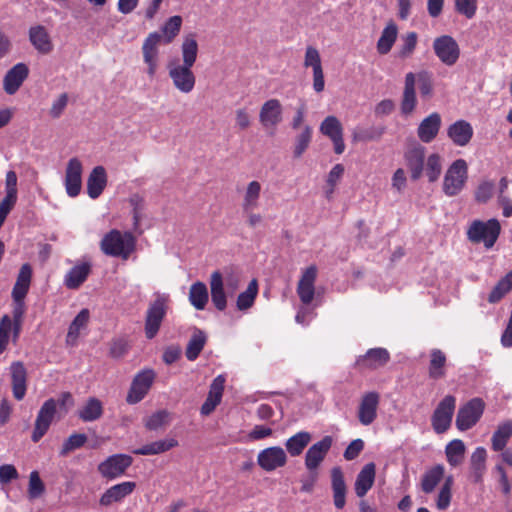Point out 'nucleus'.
Returning <instances> with one entry per match:
<instances>
[{"label": "nucleus", "mask_w": 512, "mask_h": 512, "mask_svg": "<svg viewBox=\"0 0 512 512\" xmlns=\"http://www.w3.org/2000/svg\"><path fill=\"white\" fill-rule=\"evenodd\" d=\"M312 139V128L308 125L304 126L301 133L295 138L293 154L295 158H299L308 148Z\"/></svg>", "instance_id": "54"}, {"label": "nucleus", "mask_w": 512, "mask_h": 512, "mask_svg": "<svg viewBox=\"0 0 512 512\" xmlns=\"http://www.w3.org/2000/svg\"><path fill=\"white\" fill-rule=\"evenodd\" d=\"M178 446V441L174 438H167L143 445L134 450L137 455H157L169 451Z\"/></svg>", "instance_id": "40"}, {"label": "nucleus", "mask_w": 512, "mask_h": 512, "mask_svg": "<svg viewBox=\"0 0 512 512\" xmlns=\"http://www.w3.org/2000/svg\"><path fill=\"white\" fill-rule=\"evenodd\" d=\"M304 66L311 67L313 70V89L315 92L320 93L324 90L325 80L321 63L319 51L313 47L308 46L305 51Z\"/></svg>", "instance_id": "19"}, {"label": "nucleus", "mask_w": 512, "mask_h": 512, "mask_svg": "<svg viewBox=\"0 0 512 512\" xmlns=\"http://www.w3.org/2000/svg\"><path fill=\"white\" fill-rule=\"evenodd\" d=\"M416 76L414 73L409 72L405 76L404 91L401 101V112L404 115L411 114L417 105L416 98Z\"/></svg>", "instance_id": "30"}, {"label": "nucleus", "mask_w": 512, "mask_h": 512, "mask_svg": "<svg viewBox=\"0 0 512 512\" xmlns=\"http://www.w3.org/2000/svg\"><path fill=\"white\" fill-rule=\"evenodd\" d=\"M425 171L430 182H435L439 178L442 171L440 155L433 153L428 156Z\"/></svg>", "instance_id": "56"}, {"label": "nucleus", "mask_w": 512, "mask_h": 512, "mask_svg": "<svg viewBox=\"0 0 512 512\" xmlns=\"http://www.w3.org/2000/svg\"><path fill=\"white\" fill-rule=\"evenodd\" d=\"M104 254L127 259L135 247V239L130 232L122 233L113 229L102 238L100 243Z\"/></svg>", "instance_id": "5"}, {"label": "nucleus", "mask_w": 512, "mask_h": 512, "mask_svg": "<svg viewBox=\"0 0 512 512\" xmlns=\"http://www.w3.org/2000/svg\"><path fill=\"white\" fill-rule=\"evenodd\" d=\"M208 290L203 282H196L191 285L189 291V301L197 310H203L208 302Z\"/></svg>", "instance_id": "46"}, {"label": "nucleus", "mask_w": 512, "mask_h": 512, "mask_svg": "<svg viewBox=\"0 0 512 512\" xmlns=\"http://www.w3.org/2000/svg\"><path fill=\"white\" fill-rule=\"evenodd\" d=\"M135 487L136 483L132 481L115 484L101 495L99 503L101 506L108 507L115 502H121L134 491Z\"/></svg>", "instance_id": "23"}, {"label": "nucleus", "mask_w": 512, "mask_h": 512, "mask_svg": "<svg viewBox=\"0 0 512 512\" xmlns=\"http://www.w3.org/2000/svg\"><path fill=\"white\" fill-rule=\"evenodd\" d=\"M331 487L333 491L334 505L342 509L346 504V483L340 467H333L331 470Z\"/></svg>", "instance_id": "32"}, {"label": "nucleus", "mask_w": 512, "mask_h": 512, "mask_svg": "<svg viewBox=\"0 0 512 512\" xmlns=\"http://www.w3.org/2000/svg\"><path fill=\"white\" fill-rule=\"evenodd\" d=\"M29 68L25 63H17L7 71L3 79V88L9 95L15 94L28 77Z\"/></svg>", "instance_id": "22"}, {"label": "nucleus", "mask_w": 512, "mask_h": 512, "mask_svg": "<svg viewBox=\"0 0 512 512\" xmlns=\"http://www.w3.org/2000/svg\"><path fill=\"white\" fill-rule=\"evenodd\" d=\"M468 179V165L464 159H457L448 167L443 179V192L446 196L458 195Z\"/></svg>", "instance_id": "7"}, {"label": "nucleus", "mask_w": 512, "mask_h": 512, "mask_svg": "<svg viewBox=\"0 0 512 512\" xmlns=\"http://www.w3.org/2000/svg\"><path fill=\"white\" fill-rule=\"evenodd\" d=\"M11 334L13 342H16L19 337H15V323L5 314L0 320V354L6 350Z\"/></svg>", "instance_id": "48"}, {"label": "nucleus", "mask_w": 512, "mask_h": 512, "mask_svg": "<svg viewBox=\"0 0 512 512\" xmlns=\"http://www.w3.org/2000/svg\"><path fill=\"white\" fill-rule=\"evenodd\" d=\"M485 404L480 398H473L462 405L456 416V427L460 431L472 428L481 418Z\"/></svg>", "instance_id": "10"}, {"label": "nucleus", "mask_w": 512, "mask_h": 512, "mask_svg": "<svg viewBox=\"0 0 512 512\" xmlns=\"http://www.w3.org/2000/svg\"><path fill=\"white\" fill-rule=\"evenodd\" d=\"M91 265L87 262L73 266L64 277V285L68 289H78L87 279Z\"/></svg>", "instance_id": "34"}, {"label": "nucleus", "mask_w": 512, "mask_h": 512, "mask_svg": "<svg viewBox=\"0 0 512 512\" xmlns=\"http://www.w3.org/2000/svg\"><path fill=\"white\" fill-rule=\"evenodd\" d=\"M57 411V402L50 398L41 406L32 433V441L38 442L48 431Z\"/></svg>", "instance_id": "12"}, {"label": "nucleus", "mask_w": 512, "mask_h": 512, "mask_svg": "<svg viewBox=\"0 0 512 512\" xmlns=\"http://www.w3.org/2000/svg\"><path fill=\"white\" fill-rule=\"evenodd\" d=\"M257 463L264 471L271 472L286 465L287 455L280 446L268 447L258 453Z\"/></svg>", "instance_id": "16"}, {"label": "nucleus", "mask_w": 512, "mask_h": 512, "mask_svg": "<svg viewBox=\"0 0 512 512\" xmlns=\"http://www.w3.org/2000/svg\"><path fill=\"white\" fill-rule=\"evenodd\" d=\"M425 147L420 144L411 146L404 154L407 167L411 172V178L418 180L423 172L425 160Z\"/></svg>", "instance_id": "25"}, {"label": "nucleus", "mask_w": 512, "mask_h": 512, "mask_svg": "<svg viewBox=\"0 0 512 512\" xmlns=\"http://www.w3.org/2000/svg\"><path fill=\"white\" fill-rule=\"evenodd\" d=\"M445 468L442 464L434 465L425 471L421 478L420 487L425 494L432 493L444 477Z\"/></svg>", "instance_id": "38"}, {"label": "nucleus", "mask_w": 512, "mask_h": 512, "mask_svg": "<svg viewBox=\"0 0 512 512\" xmlns=\"http://www.w3.org/2000/svg\"><path fill=\"white\" fill-rule=\"evenodd\" d=\"M239 278L233 274L225 277L214 271L210 276L211 300L215 308L224 311L227 307V295H234L239 288Z\"/></svg>", "instance_id": "3"}, {"label": "nucleus", "mask_w": 512, "mask_h": 512, "mask_svg": "<svg viewBox=\"0 0 512 512\" xmlns=\"http://www.w3.org/2000/svg\"><path fill=\"white\" fill-rule=\"evenodd\" d=\"M447 358L445 353L437 348L430 351V361L428 366L429 377L433 380H439L446 376Z\"/></svg>", "instance_id": "37"}, {"label": "nucleus", "mask_w": 512, "mask_h": 512, "mask_svg": "<svg viewBox=\"0 0 512 512\" xmlns=\"http://www.w3.org/2000/svg\"><path fill=\"white\" fill-rule=\"evenodd\" d=\"M283 120V108L278 99L272 98L263 103L259 121L266 130L275 129Z\"/></svg>", "instance_id": "17"}, {"label": "nucleus", "mask_w": 512, "mask_h": 512, "mask_svg": "<svg viewBox=\"0 0 512 512\" xmlns=\"http://www.w3.org/2000/svg\"><path fill=\"white\" fill-rule=\"evenodd\" d=\"M376 476V466L373 462L367 463L363 466L357 474L354 490L358 497H364L367 492L372 488Z\"/></svg>", "instance_id": "28"}, {"label": "nucleus", "mask_w": 512, "mask_h": 512, "mask_svg": "<svg viewBox=\"0 0 512 512\" xmlns=\"http://www.w3.org/2000/svg\"><path fill=\"white\" fill-rule=\"evenodd\" d=\"M44 484L39 477L37 471H32L29 476V497L32 499L38 498L44 492Z\"/></svg>", "instance_id": "62"}, {"label": "nucleus", "mask_w": 512, "mask_h": 512, "mask_svg": "<svg viewBox=\"0 0 512 512\" xmlns=\"http://www.w3.org/2000/svg\"><path fill=\"white\" fill-rule=\"evenodd\" d=\"M455 9L458 13L471 19L477 11V0H455Z\"/></svg>", "instance_id": "61"}, {"label": "nucleus", "mask_w": 512, "mask_h": 512, "mask_svg": "<svg viewBox=\"0 0 512 512\" xmlns=\"http://www.w3.org/2000/svg\"><path fill=\"white\" fill-rule=\"evenodd\" d=\"M12 322L15 323V337H19L22 325V318L25 313V302L13 300Z\"/></svg>", "instance_id": "60"}, {"label": "nucleus", "mask_w": 512, "mask_h": 512, "mask_svg": "<svg viewBox=\"0 0 512 512\" xmlns=\"http://www.w3.org/2000/svg\"><path fill=\"white\" fill-rule=\"evenodd\" d=\"M258 294V284L255 279H253L246 290L240 293L237 297L236 306L240 311H246L254 305L255 299Z\"/></svg>", "instance_id": "50"}, {"label": "nucleus", "mask_w": 512, "mask_h": 512, "mask_svg": "<svg viewBox=\"0 0 512 512\" xmlns=\"http://www.w3.org/2000/svg\"><path fill=\"white\" fill-rule=\"evenodd\" d=\"M442 119L439 113L433 112L425 117L417 128L418 138L423 143L432 142L438 135L441 128Z\"/></svg>", "instance_id": "26"}, {"label": "nucleus", "mask_w": 512, "mask_h": 512, "mask_svg": "<svg viewBox=\"0 0 512 512\" xmlns=\"http://www.w3.org/2000/svg\"><path fill=\"white\" fill-rule=\"evenodd\" d=\"M317 277V268L312 265L306 268L298 282L297 294L304 305H309L315 295V281Z\"/></svg>", "instance_id": "21"}, {"label": "nucleus", "mask_w": 512, "mask_h": 512, "mask_svg": "<svg viewBox=\"0 0 512 512\" xmlns=\"http://www.w3.org/2000/svg\"><path fill=\"white\" fill-rule=\"evenodd\" d=\"M455 407L456 398L452 395H446L439 402L431 418L432 427L437 434H442L450 428Z\"/></svg>", "instance_id": "8"}, {"label": "nucleus", "mask_w": 512, "mask_h": 512, "mask_svg": "<svg viewBox=\"0 0 512 512\" xmlns=\"http://www.w3.org/2000/svg\"><path fill=\"white\" fill-rule=\"evenodd\" d=\"M452 486L453 477L448 476L441 486L436 499V506L439 510H446L450 506L452 498Z\"/></svg>", "instance_id": "53"}, {"label": "nucleus", "mask_w": 512, "mask_h": 512, "mask_svg": "<svg viewBox=\"0 0 512 512\" xmlns=\"http://www.w3.org/2000/svg\"><path fill=\"white\" fill-rule=\"evenodd\" d=\"M102 414V402L95 397H90L84 406L78 411L79 418L84 422L96 421L102 416Z\"/></svg>", "instance_id": "45"}, {"label": "nucleus", "mask_w": 512, "mask_h": 512, "mask_svg": "<svg viewBox=\"0 0 512 512\" xmlns=\"http://www.w3.org/2000/svg\"><path fill=\"white\" fill-rule=\"evenodd\" d=\"M320 132L331 139L343 134V129L340 121L335 116H328L322 121Z\"/></svg>", "instance_id": "55"}, {"label": "nucleus", "mask_w": 512, "mask_h": 512, "mask_svg": "<svg viewBox=\"0 0 512 512\" xmlns=\"http://www.w3.org/2000/svg\"><path fill=\"white\" fill-rule=\"evenodd\" d=\"M465 453L464 442L460 439L450 441L445 448L448 463L455 467L462 463Z\"/></svg>", "instance_id": "49"}, {"label": "nucleus", "mask_w": 512, "mask_h": 512, "mask_svg": "<svg viewBox=\"0 0 512 512\" xmlns=\"http://www.w3.org/2000/svg\"><path fill=\"white\" fill-rule=\"evenodd\" d=\"M333 442V437L326 435L308 448L305 454V467L308 471L312 473L319 468L331 449Z\"/></svg>", "instance_id": "13"}, {"label": "nucleus", "mask_w": 512, "mask_h": 512, "mask_svg": "<svg viewBox=\"0 0 512 512\" xmlns=\"http://www.w3.org/2000/svg\"><path fill=\"white\" fill-rule=\"evenodd\" d=\"M311 434L307 431L297 432L288 438L285 447L290 456H299L311 441Z\"/></svg>", "instance_id": "43"}, {"label": "nucleus", "mask_w": 512, "mask_h": 512, "mask_svg": "<svg viewBox=\"0 0 512 512\" xmlns=\"http://www.w3.org/2000/svg\"><path fill=\"white\" fill-rule=\"evenodd\" d=\"M262 186L258 181H251L247 184L242 200V210H255L259 207V200Z\"/></svg>", "instance_id": "42"}, {"label": "nucleus", "mask_w": 512, "mask_h": 512, "mask_svg": "<svg viewBox=\"0 0 512 512\" xmlns=\"http://www.w3.org/2000/svg\"><path fill=\"white\" fill-rule=\"evenodd\" d=\"M390 360V353L382 347L371 348L360 355L355 362L359 370H376L385 366Z\"/></svg>", "instance_id": "18"}, {"label": "nucleus", "mask_w": 512, "mask_h": 512, "mask_svg": "<svg viewBox=\"0 0 512 512\" xmlns=\"http://www.w3.org/2000/svg\"><path fill=\"white\" fill-rule=\"evenodd\" d=\"M379 403L380 394L376 391L362 395L357 411L358 420L362 425L368 426L376 420Z\"/></svg>", "instance_id": "15"}, {"label": "nucleus", "mask_w": 512, "mask_h": 512, "mask_svg": "<svg viewBox=\"0 0 512 512\" xmlns=\"http://www.w3.org/2000/svg\"><path fill=\"white\" fill-rule=\"evenodd\" d=\"M494 192V184L490 181L482 182L475 192V199L478 202L485 203L487 202L493 195Z\"/></svg>", "instance_id": "64"}, {"label": "nucleus", "mask_w": 512, "mask_h": 512, "mask_svg": "<svg viewBox=\"0 0 512 512\" xmlns=\"http://www.w3.org/2000/svg\"><path fill=\"white\" fill-rule=\"evenodd\" d=\"M433 51L439 61L446 66H453L460 57V47L450 35H441L433 40Z\"/></svg>", "instance_id": "9"}, {"label": "nucleus", "mask_w": 512, "mask_h": 512, "mask_svg": "<svg viewBox=\"0 0 512 512\" xmlns=\"http://www.w3.org/2000/svg\"><path fill=\"white\" fill-rule=\"evenodd\" d=\"M107 184V174L103 166L93 168L87 179V193L90 198H98Z\"/></svg>", "instance_id": "33"}, {"label": "nucleus", "mask_w": 512, "mask_h": 512, "mask_svg": "<svg viewBox=\"0 0 512 512\" xmlns=\"http://www.w3.org/2000/svg\"><path fill=\"white\" fill-rule=\"evenodd\" d=\"M487 452L484 447H477L470 458L471 477L475 483L481 482L486 469Z\"/></svg>", "instance_id": "39"}, {"label": "nucleus", "mask_w": 512, "mask_h": 512, "mask_svg": "<svg viewBox=\"0 0 512 512\" xmlns=\"http://www.w3.org/2000/svg\"><path fill=\"white\" fill-rule=\"evenodd\" d=\"M87 441V436L83 433H74L63 443L60 455L65 456L69 452L81 448Z\"/></svg>", "instance_id": "59"}, {"label": "nucleus", "mask_w": 512, "mask_h": 512, "mask_svg": "<svg viewBox=\"0 0 512 512\" xmlns=\"http://www.w3.org/2000/svg\"><path fill=\"white\" fill-rule=\"evenodd\" d=\"M198 52L197 35L195 33L185 34L181 43L182 63L175 59L167 64L168 75L173 86L183 94H189L195 88L196 76L192 67L196 63Z\"/></svg>", "instance_id": "1"}, {"label": "nucleus", "mask_w": 512, "mask_h": 512, "mask_svg": "<svg viewBox=\"0 0 512 512\" xmlns=\"http://www.w3.org/2000/svg\"><path fill=\"white\" fill-rule=\"evenodd\" d=\"M170 295L168 293L156 292L154 299L149 303L145 316V335L148 339H153L169 310Z\"/></svg>", "instance_id": "4"}, {"label": "nucleus", "mask_w": 512, "mask_h": 512, "mask_svg": "<svg viewBox=\"0 0 512 512\" xmlns=\"http://www.w3.org/2000/svg\"><path fill=\"white\" fill-rule=\"evenodd\" d=\"M512 289V270L501 278L488 296L490 303L500 301Z\"/></svg>", "instance_id": "51"}, {"label": "nucleus", "mask_w": 512, "mask_h": 512, "mask_svg": "<svg viewBox=\"0 0 512 512\" xmlns=\"http://www.w3.org/2000/svg\"><path fill=\"white\" fill-rule=\"evenodd\" d=\"M170 414L167 410H159L145 420V427L148 430H158L169 422Z\"/></svg>", "instance_id": "58"}, {"label": "nucleus", "mask_w": 512, "mask_h": 512, "mask_svg": "<svg viewBox=\"0 0 512 512\" xmlns=\"http://www.w3.org/2000/svg\"><path fill=\"white\" fill-rule=\"evenodd\" d=\"M181 26V16H172L162 26V33L152 32L144 40L142 45L143 61L147 65L146 73L150 78L155 76L158 68L159 45L171 43L179 34Z\"/></svg>", "instance_id": "2"}, {"label": "nucleus", "mask_w": 512, "mask_h": 512, "mask_svg": "<svg viewBox=\"0 0 512 512\" xmlns=\"http://www.w3.org/2000/svg\"><path fill=\"white\" fill-rule=\"evenodd\" d=\"M398 36V27L393 22L390 21L387 23V25L383 28L381 35L377 41L376 49L377 52L380 55H386L388 54L393 45L395 44Z\"/></svg>", "instance_id": "36"}, {"label": "nucleus", "mask_w": 512, "mask_h": 512, "mask_svg": "<svg viewBox=\"0 0 512 512\" xmlns=\"http://www.w3.org/2000/svg\"><path fill=\"white\" fill-rule=\"evenodd\" d=\"M31 277L32 269L30 265L23 264L18 273L16 283L14 284V287L12 289L13 300L24 301L30 287Z\"/></svg>", "instance_id": "35"}, {"label": "nucleus", "mask_w": 512, "mask_h": 512, "mask_svg": "<svg viewBox=\"0 0 512 512\" xmlns=\"http://www.w3.org/2000/svg\"><path fill=\"white\" fill-rule=\"evenodd\" d=\"M207 342V336L204 331L200 329H195L191 335L190 340L188 341L185 355L189 361H195L201 351L203 350L205 344Z\"/></svg>", "instance_id": "41"}, {"label": "nucleus", "mask_w": 512, "mask_h": 512, "mask_svg": "<svg viewBox=\"0 0 512 512\" xmlns=\"http://www.w3.org/2000/svg\"><path fill=\"white\" fill-rule=\"evenodd\" d=\"M500 231L501 226L497 219L474 220L467 231V237L471 242L483 243L487 249H490L497 241Z\"/></svg>", "instance_id": "6"}, {"label": "nucleus", "mask_w": 512, "mask_h": 512, "mask_svg": "<svg viewBox=\"0 0 512 512\" xmlns=\"http://www.w3.org/2000/svg\"><path fill=\"white\" fill-rule=\"evenodd\" d=\"M129 203L133 208V221L134 227L136 228L142 218V212L144 210V199L139 194H133L129 198Z\"/></svg>", "instance_id": "63"}, {"label": "nucleus", "mask_w": 512, "mask_h": 512, "mask_svg": "<svg viewBox=\"0 0 512 512\" xmlns=\"http://www.w3.org/2000/svg\"><path fill=\"white\" fill-rule=\"evenodd\" d=\"M225 378L218 375L210 385V390L205 402L202 404L200 412L202 415L207 416L211 414L216 406L221 402L224 390Z\"/></svg>", "instance_id": "27"}, {"label": "nucleus", "mask_w": 512, "mask_h": 512, "mask_svg": "<svg viewBox=\"0 0 512 512\" xmlns=\"http://www.w3.org/2000/svg\"><path fill=\"white\" fill-rule=\"evenodd\" d=\"M383 133L382 129L357 127L352 134L353 141L367 142L379 139Z\"/></svg>", "instance_id": "57"}, {"label": "nucleus", "mask_w": 512, "mask_h": 512, "mask_svg": "<svg viewBox=\"0 0 512 512\" xmlns=\"http://www.w3.org/2000/svg\"><path fill=\"white\" fill-rule=\"evenodd\" d=\"M473 127L466 120H457L447 128V136L449 139L459 147H464L469 144L473 137Z\"/></svg>", "instance_id": "24"}, {"label": "nucleus", "mask_w": 512, "mask_h": 512, "mask_svg": "<svg viewBox=\"0 0 512 512\" xmlns=\"http://www.w3.org/2000/svg\"><path fill=\"white\" fill-rule=\"evenodd\" d=\"M418 42V35L416 32H407L406 34L401 36V45L397 51V56L399 58L405 59L410 57Z\"/></svg>", "instance_id": "52"}, {"label": "nucleus", "mask_w": 512, "mask_h": 512, "mask_svg": "<svg viewBox=\"0 0 512 512\" xmlns=\"http://www.w3.org/2000/svg\"><path fill=\"white\" fill-rule=\"evenodd\" d=\"M155 379V372L152 369H143L137 373L132 381L127 395L129 404L140 402L150 390Z\"/></svg>", "instance_id": "11"}, {"label": "nucleus", "mask_w": 512, "mask_h": 512, "mask_svg": "<svg viewBox=\"0 0 512 512\" xmlns=\"http://www.w3.org/2000/svg\"><path fill=\"white\" fill-rule=\"evenodd\" d=\"M12 379V392L17 400H22L26 394L27 371L20 361L13 362L10 366Z\"/></svg>", "instance_id": "29"}, {"label": "nucleus", "mask_w": 512, "mask_h": 512, "mask_svg": "<svg viewBox=\"0 0 512 512\" xmlns=\"http://www.w3.org/2000/svg\"><path fill=\"white\" fill-rule=\"evenodd\" d=\"M89 320L88 309H82L74 318L69 326L66 341L70 345H74L79 337L80 330L84 328Z\"/></svg>", "instance_id": "47"}, {"label": "nucleus", "mask_w": 512, "mask_h": 512, "mask_svg": "<svg viewBox=\"0 0 512 512\" xmlns=\"http://www.w3.org/2000/svg\"><path fill=\"white\" fill-rule=\"evenodd\" d=\"M29 40L33 47L41 54H48L53 50L51 37L42 25H35L29 29Z\"/></svg>", "instance_id": "31"}, {"label": "nucleus", "mask_w": 512, "mask_h": 512, "mask_svg": "<svg viewBox=\"0 0 512 512\" xmlns=\"http://www.w3.org/2000/svg\"><path fill=\"white\" fill-rule=\"evenodd\" d=\"M131 464V456L115 454L101 462L98 466V471L104 478L112 480L122 476Z\"/></svg>", "instance_id": "14"}, {"label": "nucleus", "mask_w": 512, "mask_h": 512, "mask_svg": "<svg viewBox=\"0 0 512 512\" xmlns=\"http://www.w3.org/2000/svg\"><path fill=\"white\" fill-rule=\"evenodd\" d=\"M512 437V422L505 421L498 425L496 431L492 435V449L496 452L505 450V447Z\"/></svg>", "instance_id": "44"}, {"label": "nucleus", "mask_w": 512, "mask_h": 512, "mask_svg": "<svg viewBox=\"0 0 512 512\" xmlns=\"http://www.w3.org/2000/svg\"><path fill=\"white\" fill-rule=\"evenodd\" d=\"M82 163L74 157L68 161L65 173V189L70 197L79 195L82 186Z\"/></svg>", "instance_id": "20"}]
</instances>
